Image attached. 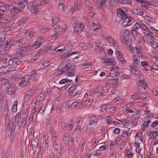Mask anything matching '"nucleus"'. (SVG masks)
I'll return each instance as SVG.
<instances>
[{
    "instance_id": "f257e3e1",
    "label": "nucleus",
    "mask_w": 158,
    "mask_h": 158,
    "mask_svg": "<svg viewBox=\"0 0 158 158\" xmlns=\"http://www.w3.org/2000/svg\"><path fill=\"white\" fill-rule=\"evenodd\" d=\"M59 69L60 70H58V74H60L63 73L65 70L67 71V73L66 75L68 76H72L74 75V68L70 63L65 64L63 63L61 65H60Z\"/></svg>"
},
{
    "instance_id": "f03ea898",
    "label": "nucleus",
    "mask_w": 158,
    "mask_h": 158,
    "mask_svg": "<svg viewBox=\"0 0 158 158\" xmlns=\"http://www.w3.org/2000/svg\"><path fill=\"white\" fill-rule=\"evenodd\" d=\"M8 60L6 57H0V67H2L4 72H10L13 70V65L8 64Z\"/></svg>"
},
{
    "instance_id": "7ed1b4c3",
    "label": "nucleus",
    "mask_w": 158,
    "mask_h": 158,
    "mask_svg": "<svg viewBox=\"0 0 158 158\" xmlns=\"http://www.w3.org/2000/svg\"><path fill=\"white\" fill-rule=\"evenodd\" d=\"M110 87L109 86H105L103 87H98L96 88V94L98 93V95H97L98 97L102 98V96L105 95L107 93L108 90L110 89Z\"/></svg>"
},
{
    "instance_id": "20e7f679",
    "label": "nucleus",
    "mask_w": 158,
    "mask_h": 158,
    "mask_svg": "<svg viewBox=\"0 0 158 158\" xmlns=\"http://www.w3.org/2000/svg\"><path fill=\"white\" fill-rule=\"evenodd\" d=\"M81 118L80 116H79L77 118V119L76 122V125L77 126L75 131L77 132H80L81 129L85 130L86 128V125L85 123H81L80 125V123L81 122Z\"/></svg>"
},
{
    "instance_id": "39448f33",
    "label": "nucleus",
    "mask_w": 158,
    "mask_h": 158,
    "mask_svg": "<svg viewBox=\"0 0 158 158\" xmlns=\"http://www.w3.org/2000/svg\"><path fill=\"white\" fill-rule=\"evenodd\" d=\"M53 27L55 29V31L56 34H57L59 35L64 33L67 28V26L64 24L60 26L56 25H54Z\"/></svg>"
},
{
    "instance_id": "423d86ee",
    "label": "nucleus",
    "mask_w": 158,
    "mask_h": 158,
    "mask_svg": "<svg viewBox=\"0 0 158 158\" xmlns=\"http://www.w3.org/2000/svg\"><path fill=\"white\" fill-rule=\"evenodd\" d=\"M129 31L126 30L123 33V36L122 37L121 40L123 45L127 46L129 39Z\"/></svg>"
},
{
    "instance_id": "0eeeda50",
    "label": "nucleus",
    "mask_w": 158,
    "mask_h": 158,
    "mask_svg": "<svg viewBox=\"0 0 158 158\" xmlns=\"http://www.w3.org/2000/svg\"><path fill=\"white\" fill-rule=\"evenodd\" d=\"M77 86L75 85H73L69 89V96L70 98H73L74 96L78 94V92L76 89Z\"/></svg>"
},
{
    "instance_id": "6e6552de",
    "label": "nucleus",
    "mask_w": 158,
    "mask_h": 158,
    "mask_svg": "<svg viewBox=\"0 0 158 158\" xmlns=\"http://www.w3.org/2000/svg\"><path fill=\"white\" fill-rule=\"evenodd\" d=\"M123 22L122 25L123 27H127L132 24L134 22V19L131 17L127 16L123 20Z\"/></svg>"
},
{
    "instance_id": "1a4fd4ad",
    "label": "nucleus",
    "mask_w": 158,
    "mask_h": 158,
    "mask_svg": "<svg viewBox=\"0 0 158 158\" xmlns=\"http://www.w3.org/2000/svg\"><path fill=\"white\" fill-rule=\"evenodd\" d=\"M35 93L34 89H30L26 91L25 96L24 98V101L26 102L28 101L34 95Z\"/></svg>"
},
{
    "instance_id": "9d476101",
    "label": "nucleus",
    "mask_w": 158,
    "mask_h": 158,
    "mask_svg": "<svg viewBox=\"0 0 158 158\" xmlns=\"http://www.w3.org/2000/svg\"><path fill=\"white\" fill-rule=\"evenodd\" d=\"M22 61L20 59H16L14 58H11L8 60V64H12L14 67L19 65L21 63Z\"/></svg>"
},
{
    "instance_id": "9b49d317",
    "label": "nucleus",
    "mask_w": 158,
    "mask_h": 158,
    "mask_svg": "<svg viewBox=\"0 0 158 158\" xmlns=\"http://www.w3.org/2000/svg\"><path fill=\"white\" fill-rule=\"evenodd\" d=\"M44 42V40L40 37L38 38L32 44L33 47L35 48H39Z\"/></svg>"
},
{
    "instance_id": "f8f14e48",
    "label": "nucleus",
    "mask_w": 158,
    "mask_h": 158,
    "mask_svg": "<svg viewBox=\"0 0 158 158\" xmlns=\"http://www.w3.org/2000/svg\"><path fill=\"white\" fill-rule=\"evenodd\" d=\"M117 15L118 17L122 20L128 16L121 9H118L117 11Z\"/></svg>"
},
{
    "instance_id": "ddd939ff",
    "label": "nucleus",
    "mask_w": 158,
    "mask_h": 158,
    "mask_svg": "<svg viewBox=\"0 0 158 158\" xmlns=\"http://www.w3.org/2000/svg\"><path fill=\"white\" fill-rule=\"evenodd\" d=\"M143 39L148 44L151 43L154 40V37L152 35V33H150L148 35H144Z\"/></svg>"
},
{
    "instance_id": "4468645a",
    "label": "nucleus",
    "mask_w": 158,
    "mask_h": 158,
    "mask_svg": "<svg viewBox=\"0 0 158 158\" xmlns=\"http://www.w3.org/2000/svg\"><path fill=\"white\" fill-rule=\"evenodd\" d=\"M30 79V77L29 76L27 75L25 76L22 78L21 82L19 83V86L24 87L27 84Z\"/></svg>"
},
{
    "instance_id": "2eb2a0df",
    "label": "nucleus",
    "mask_w": 158,
    "mask_h": 158,
    "mask_svg": "<svg viewBox=\"0 0 158 158\" xmlns=\"http://www.w3.org/2000/svg\"><path fill=\"white\" fill-rule=\"evenodd\" d=\"M89 123L90 125H97L98 122H97V116L95 115H92L89 118Z\"/></svg>"
},
{
    "instance_id": "dca6fc26",
    "label": "nucleus",
    "mask_w": 158,
    "mask_h": 158,
    "mask_svg": "<svg viewBox=\"0 0 158 158\" xmlns=\"http://www.w3.org/2000/svg\"><path fill=\"white\" fill-rule=\"evenodd\" d=\"M61 125L63 129L68 131H71L73 129V125L72 123H66L64 122L62 123Z\"/></svg>"
},
{
    "instance_id": "f3484780",
    "label": "nucleus",
    "mask_w": 158,
    "mask_h": 158,
    "mask_svg": "<svg viewBox=\"0 0 158 158\" xmlns=\"http://www.w3.org/2000/svg\"><path fill=\"white\" fill-rule=\"evenodd\" d=\"M90 27L94 31L97 29H100L102 28V26L98 23L96 20L94 21L93 23L90 25Z\"/></svg>"
},
{
    "instance_id": "a211bd4d",
    "label": "nucleus",
    "mask_w": 158,
    "mask_h": 158,
    "mask_svg": "<svg viewBox=\"0 0 158 158\" xmlns=\"http://www.w3.org/2000/svg\"><path fill=\"white\" fill-rule=\"evenodd\" d=\"M25 38L24 37L18 39L15 41L14 43L15 46L16 47H19L22 46L25 43Z\"/></svg>"
},
{
    "instance_id": "6ab92c4d",
    "label": "nucleus",
    "mask_w": 158,
    "mask_h": 158,
    "mask_svg": "<svg viewBox=\"0 0 158 158\" xmlns=\"http://www.w3.org/2000/svg\"><path fill=\"white\" fill-rule=\"evenodd\" d=\"M84 27V25L82 23L77 24L74 28L73 31L76 33H80L82 31Z\"/></svg>"
},
{
    "instance_id": "aec40b11",
    "label": "nucleus",
    "mask_w": 158,
    "mask_h": 158,
    "mask_svg": "<svg viewBox=\"0 0 158 158\" xmlns=\"http://www.w3.org/2000/svg\"><path fill=\"white\" fill-rule=\"evenodd\" d=\"M101 36H102L103 38L106 39V41L110 43L114 46L117 44L115 40L110 36H106L102 35H101Z\"/></svg>"
},
{
    "instance_id": "412c9836",
    "label": "nucleus",
    "mask_w": 158,
    "mask_h": 158,
    "mask_svg": "<svg viewBox=\"0 0 158 158\" xmlns=\"http://www.w3.org/2000/svg\"><path fill=\"white\" fill-rule=\"evenodd\" d=\"M15 41H14L12 38H10L8 39L5 45V48L8 49L10 48L12 46H15L14 43Z\"/></svg>"
},
{
    "instance_id": "4be33fe9",
    "label": "nucleus",
    "mask_w": 158,
    "mask_h": 158,
    "mask_svg": "<svg viewBox=\"0 0 158 158\" xmlns=\"http://www.w3.org/2000/svg\"><path fill=\"white\" fill-rule=\"evenodd\" d=\"M34 32L30 30L27 29L25 31V35L27 39L31 38L34 36Z\"/></svg>"
},
{
    "instance_id": "5701e85b",
    "label": "nucleus",
    "mask_w": 158,
    "mask_h": 158,
    "mask_svg": "<svg viewBox=\"0 0 158 158\" xmlns=\"http://www.w3.org/2000/svg\"><path fill=\"white\" fill-rule=\"evenodd\" d=\"M36 107H35L32 110L30 116V119L31 121L35 120L37 117V114L35 113Z\"/></svg>"
},
{
    "instance_id": "b1692460",
    "label": "nucleus",
    "mask_w": 158,
    "mask_h": 158,
    "mask_svg": "<svg viewBox=\"0 0 158 158\" xmlns=\"http://www.w3.org/2000/svg\"><path fill=\"white\" fill-rule=\"evenodd\" d=\"M13 56L14 58L19 59L23 57V55L20 52L18 51L16 49L15 51Z\"/></svg>"
},
{
    "instance_id": "393cba45",
    "label": "nucleus",
    "mask_w": 158,
    "mask_h": 158,
    "mask_svg": "<svg viewBox=\"0 0 158 158\" xmlns=\"http://www.w3.org/2000/svg\"><path fill=\"white\" fill-rule=\"evenodd\" d=\"M137 85L138 86H140L145 89L147 86L146 83L144 81L143 79L140 80L137 82Z\"/></svg>"
},
{
    "instance_id": "a878e982",
    "label": "nucleus",
    "mask_w": 158,
    "mask_h": 158,
    "mask_svg": "<svg viewBox=\"0 0 158 158\" xmlns=\"http://www.w3.org/2000/svg\"><path fill=\"white\" fill-rule=\"evenodd\" d=\"M30 77V78H31L32 80H38L39 78V75H37L36 72L34 71L31 72V76Z\"/></svg>"
},
{
    "instance_id": "bb28decb",
    "label": "nucleus",
    "mask_w": 158,
    "mask_h": 158,
    "mask_svg": "<svg viewBox=\"0 0 158 158\" xmlns=\"http://www.w3.org/2000/svg\"><path fill=\"white\" fill-rule=\"evenodd\" d=\"M38 143L39 140L37 138H35L32 140L31 141V145H32V148H37L38 146Z\"/></svg>"
},
{
    "instance_id": "cd10ccee",
    "label": "nucleus",
    "mask_w": 158,
    "mask_h": 158,
    "mask_svg": "<svg viewBox=\"0 0 158 158\" xmlns=\"http://www.w3.org/2000/svg\"><path fill=\"white\" fill-rule=\"evenodd\" d=\"M10 9V6L5 3L2 4L0 6V10L5 12L7 10H9Z\"/></svg>"
},
{
    "instance_id": "c85d7f7f",
    "label": "nucleus",
    "mask_w": 158,
    "mask_h": 158,
    "mask_svg": "<svg viewBox=\"0 0 158 158\" xmlns=\"http://www.w3.org/2000/svg\"><path fill=\"white\" fill-rule=\"evenodd\" d=\"M27 119V116L26 115L22 117V122H19L18 123L19 126L21 127V126H24L25 125L26 121Z\"/></svg>"
},
{
    "instance_id": "c756f323",
    "label": "nucleus",
    "mask_w": 158,
    "mask_h": 158,
    "mask_svg": "<svg viewBox=\"0 0 158 158\" xmlns=\"http://www.w3.org/2000/svg\"><path fill=\"white\" fill-rule=\"evenodd\" d=\"M40 6L39 5H36V6H32L30 9L31 10L32 12L35 14H37L39 11V9Z\"/></svg>"
},
{
    "instance_id": "7c9ffc66",
    "label": "nucleus",
    "mask_w": 158,
    "mask_h": 158,
    "mask_svg": "<svg viewBox=\"0 0 158 158\" xmlns=\"http://www.w3.org/2000/svg\"><path fill=\"white\" fill-rule=\"evenodd\" d=\"M110 97L112 100H114L118 96L117 91L114 89L112 90L111 92Z\"/></svg>"
},
{
    "instance_id": "2f4dec72",
    "label": "nucleus",
    "mask_w": 158,
    "mask_h": 158,
    "mask_svg": "<svg viewBox=\"0 0 158 158\" xmlns=\"http://www.w3.org/2000/svg\"><path fill=\"white\" fill-rule=\"evenodd\" d=\"M16 87L14 85H12L9 87L7 90V92L9 94H13L16 91Z\"/></svg>"
},
{
    "instance_id": "473e14b6",
    "label": "nucleus",
    "mask_w": 158,
    "mask_h": 158,
    "mask_svg": "<svg viewBox=\"0 0 158 158\" xmlns=\"http://www.w3.org/2000/svg\"><path fill=\"white\" fill-rule=\"evenodd\" d=\"M81 7L82 4L80 2H76L75 3L73 9L76 10H79L81 8Z\"/></svg>"
},
{
    "instance_id": "72a5a7b5",
    "label": "nucleus",
    "mask_w": 158,
    "mask_h": 158,
    "mask_svg": "<svg viewBox=\"0 0 158 158\" xmlns=\"http://www.w3.org/2000/svg\"><path fill=\"white\" fill-rule=\"evenodd\" d=\"M141 65L142 66V67L141 68L145 70L148 71V69L147 68L148 66V63L147 62L145 61H141L140 62Z\"/></svg>"
},
{
    "instance_id": "f704fd0d",
    "label": "nucleus",
    "mask_w": 158,
    "mask_h": 158,
    "mask_svg": "<svg viewBox=\"0 0 158 158\" xmlns=\"http://www.w3.org/2000/svg\"><path fill=\"white\" fill-rule=\"evenodd\" d=\"M8 105L6 103H5L4 105L2 114L4 115H7L8 114Z\"/></svg>"
},
{
    "instance_id": "c9c22d12",
    "label": "nucleus",
    "mask_w": 158,
    "mask_h": 158,
    "mask_svg": "<svg viewBox=\"0 0 158 158\" xmlns=\"http://www.w3.org/2000/svg\"><path fill=\"white\" fill-rule=\"evenodd\" d=\"M21 77L20 74L17 73H14L12 77H11V79L13 81H15L19 79Z\"/></svg>"
},
{
    "instance_id": "e433bc0d",
    "label": "nucleus",
    "mask_w": 158,
    "mask_h": 158,
    "mask_svg": "<svg viewBox=\"0 0 158 158\" xmlns=\"http://www.w3.org/2000/svg\"><path fill=\"white\" fill-rule=\"evenodd\" d=\"M144 19L150 23H154L156 21V20L154 18L148 15L144 16Z\"/></svg>"
},
{
    "instance_id": "4c0bfd02",
    "label": "nucleus",
    "mask_w": 158,
    "mask_h": 158,
    "mask_svg": "<svg viewBox=\"0 0 158 158\" xmlns=\"http://www.w3.org/2000/svg\"><path fill=\"white\" fill-rule=\"evenodd\" d=\"M77 53V52H72L71 53L68 54H66L61 55L60 56V58H62L63 60H64L68 57L70 56L73 55Z\"/></svg>"
},
{
    "instance_id": "58836bf2",
    "label": "nucleus",
    "mask_w": 158,
    "mask_h": 158,
    "mask_svg": "<svg viewBox=\"0 0 158 158\" xmlns=\"http://www.w3.org/2000/svg\"><path fill=\"white\" fill-rule=\"evenodd\" d=\"M148 136L150 139H155L157 136V133L156 131H151L149 133Z\"/></svg>"
},
{
    "instance_id": "ea45409f",
    "label": "nucleus",
    "mask_w": 158,
    "mask_h": 158,
    "mask_svg": "<svg viewBox=\"0 0 158 158\" xmlns=\"http://www.w3.org/2000/svg\"><path fill=\"white\" fill-rule=\"evenodd\" d=\"M85 6L88 7V9L89 11H91L92 10L93 6L89 1L85 0Z\"/></svg>"
},
{
    "instance_id": "a19ab883",
    "label": "nucleus",
    "mask_w": 158,
    "mask_h": 158,
    "mask_svg": "<svg viewBox=\"0 0 158 158\" xmlns=\"http://www.w3.org/2000/svg\"><path fill=\"white\" fill-rule=\"evenodd\" d=\"M139 111H136L132 114V118L135 119H137L139 117Z\"/></svg>"
},
{
    "instance_id": "79ce46f5",
    "label": "nucleus",
    "mask_w": 158,
    "mask_h": 158,
    "mask_svg": "<svg viewBox=\"0 0 158 158\" xmlns=\"http://www.w3.org/2000/svg\"><path fill=\"white\" fill-rule=\"evenodd\" d=\"M4 115L6 121V124L8 126L9 125H10V124L12 123V122H11L10 121V118L9 116L8 115V114Z\"/></svg>"
},
{
    "instance_id": "37998d69",
    "label": "nucleus",
    "mask_w": 158,
    "mask_h": 158,
    "mask_svg": "<svg viewBox=\"0 0 158 158\" xmlns=\"http://www.w3.org/2000/svg\"><path fill=\"white\" fill-rule=\"evenodd\" d=\"M64 47L65 50H66L67 52H70L72 49V46L69 43L67 44Z\"/></svg>"
},
{
    "instance_id": "c03bdc74",
    "label": "nucleus",
    "mask_w": 158,
    "mask_h": 158,
    "mask_svg": "<svg viewBox=\"0 0 158 158\" xmlns=\"http://www.w3.org/2000/svg\"><path fill=\"white\" fill-rule=\"evenodd\" d=\"M36 3L35 1H33L30 3L27 4V7H29V9H30L32 6H36Z\"/></svg>"
},
{
    "instance_id": "a18cd8bd",
    "label": "nucleus",
    "mask_w": 158,
    "mask_h": 158,
    "mask_svg": "<svg viewBox=\"0 0 158 158\" xmlns=\"http://www.w3.org/2000/svg\"><path fill=\"white\" fill-rule=\"evenodd\" d=\"M54 50L56 52H61L65 50V47L63 45H60L56 48Z\"/></svg>"
},
{
    "instance_id": "49530a36",
    "label": "nucleus",
    "mask_w": 158,
    "mask_h": 158,
    "mask_svg": "<svg viewBox=\"0 0 158 158\" xmlns=\"http://www.w3.org/2000/svg\"><path fill=\"white\" fill-rule=\"evenodd\" d=\"M39 28L40 31L43 33H45L46 32H48L50 30L49 28L45 27H39Z\"/></svg>"
},
{
    "instance_id": "de8ad7c7",
    "label": "nucleus",
    "mask_w": 158,
    "mask_h": 158,
    "mask_svg": "<svg viewBox=\"0 0 158 158\" xmlns=\"http://www.w3.org/2000/svg\"><path fill=\"white\" fill-rule=\"evenodd\" d=\"M139 61H133L132 65H131L130 68H137L139 64Z\"/></svg>"
},
{
    "instance_id": "09e8293b",
    "label": "nucleus",
    "mask_w": 158,
    "mask_h": 158,
    "mask_svg": "<svg viewBox=\"0 0 158 158\" xmlns=\"http://www.w3.org/2000/svg\"><path fill=\"white\" fill-rule=\"evenodd\" d=\"M27 21L26 19L23 18L18 21V23L21 26H23L26 23Z\"/></svg>"
},
{
    "instance_id": "8fccbe9b",
    "label": "nucleus",
    "mask_w": 158,
    "mask_h": 158,
    "mask_svg": "<svg viewBox=\"0 0 158 158\" xmlns=\"http://www.w3.org/2000/svg\"><path fill=\"white\" fill-rule=\"evenodd\" d=\"M58 8L59 10L64 11L65 9V5L62 3H60L58 5Z\"/></svg>"
},
{
    "instance_id": "3c124183",
    "label": "nucleus",
    "mask_w": 158,
    "mask_h": 158,
    "mask_svg": "<svg viewBox=\"0 0 158 158\" xmlns=\"http://www.w3.org/2000/svg\"><path fill=\"white\" fill-rule=\"evenodd\" d=\"M33 129V127H32V126H31L30 125H28L27 127V130L28 132L31 135H34V133H32Z\"/></svg>"
},
{
    "instance_id": "603ef678",
    "label": "nucleus",
    "mask_w": 158,
    "mask_h": 158,
    "mask_svg": "<svg viewBox=\"0 0 158 158\" xmlns=\"http://www.w3.org/2000/svg\"><path fill=\"white\" fill-rule=\"evenodd\" d=\"M21 118V114L20 113H18L15 116V121L16 122L18 123L19 122H21L20 121Z\"/></svg>"
},
{
    "instance_id": "864d4df0",
    "label": "nucleus",
    "mask_w": 158,
    "mask_h": 158,
    "mask_svg": "<svg viewBox=\"0 0 158 158\" xmlns=\"http://www.w3.org/2000/svg\"><path fill=\"white\" fill-rule=\"evenodd\" d=\"M151 5V2L149 1H146L143 0V4H142V6L145 7L147 6Z\"/></svg>"
},
{
    "instance_id": "5fc2aeb1",
    "label": "nucleus",
    "mask_w": 158,
    "mask_h": 158,
    "mask_svg": "<svg viewBox=\"0 0 158 158\" xmlns=\"http://www.w3.org/2000/svg\"><path fill=\"white\" fill-rule=\"evenodd\" d=\"M27 3L24 0H22L20 1V2L19 3V6L23 8H24L26 6V4L27 5Z\"/></svg>"
},
{
    "instance_id": "6e6d98bb",
    "label": "nucleus",
    "mask_w": 158,
    "mask_h": 158,
    "mask_svg": "<svg viewBox=\"0 0 158 158\" xmlns=\"http://www.w3.org/2000/svg\"><path fill=\"white\" fill-rule=\"evenodd\" d=\"M119 4H131V2L130 0H118Z\"/></svg>"
},
{
    "instance_id": "4d7b16f0",
    "label": "nucleus",
    "mask_w": 158,
    "mask_h": 158,
    "mask_svg": "<svg viewBox=\"0 0 158 158\" xmlns=\"http://www.w3.org/2000/svg\"><path fill=\"white\" fill-rule=\"evenodd\" d=\"M151 67V71L152 72H155V70H157L158 72V65L155 64H153L152 65Z\"/></svg>"
},
{
    "instance_id": "13d9d810",
    "label": "nucleus",
    "mask_w": 158,
    "mask_h": 158,
    "mask_svg": "<svg viewBox=\"0 0 158 158\" xmlns=\"http://www.w3.org/2000/svg\"><path fill=\"white\" fill-rule=\"evenodd\" d=\"M149 44L153 48H158V43L155 42L154 40Z\"/></svg>"
},
{
    "instance_id": "bf43d9fd",
    "label": "nucleus",
    "mask_w": 158,
    "mask_h": 158,
    "mask_svg": "<svg viewBox=\"0 0 158 158\" xmlns=\"http://www.w3.org/2000/svg\"><path fill=\"white\" fill-rule=\"evenodd\" d=\"M125 154L128 157V158H132L134 154L133 153L131 152L129 150L127 149L125 151Z\"/></svg>"
},
{
    "instance_id": "052dcab7",
    "label": "nucleus",
    "mask_w": 158,
    "mask_h": 158,
    "mask_svg": "<svg viewBox=\"0 0 158 158\" xmlns=\"http://www.w3.org/2000/svg\"><path fill=\"white\" fill-rule=\"evenodd\" d=\"M106 121L107 123V124H112L113 121L112 120L113 118L111 116H108L106 118Z\"/></svg>"
},
{
    "instance_id": "680f3d73",
    "label": "nucleus",
    "mask_w": 158,
    "mask_h": 158,
    "mask_svg": "<svg viewBox=\"0 0 158 158\" xmlns=\"http://www.w3.org/2000/svg\"><path fill=\"white\" fill-rule=\"evenodd\" d=\"M151 122V121L149 120H145L142 126L143 128H146L148 127L149 124Z\"/></svg>"
},
{
    "instance_id": "e2e57ef3",
    "label": "nucleus",
    "mask_w": 158,
    "mask_h": 158,
    "mask_svg": "<svg viewBox=\"0 0 158 158\" xmlns=\"http://www.w3.org/2000/svg\"><path fill=\"white\" fill-rule=\"evenodd\" d=\"M119 67L115 65H113L111 67H110V70L111 71H114V72L118 71Z\"/></svg>"
},
{
    "instance_id": "0e129e2a",
    "label": "nucleus",
    "mask_w": 158,
    "mask_h": 158,
    "mask_svg": "<svg viewBox=\"0 0 158 158\" xmlns=\"http://www.w3.org/2000/svg\"><path fill=\"white\" fill-rule=\"evenodd\" d=\"M131 72L132 73L137 76L139 74V72L137 68H130Z\"/></svg>"
},
{
    "instance_id": "69168bd1",
    "label": "nucleus",
    "mask_w": 158,
    "mask_h": 158,
    "mask_svg": "<svg viewBox=\"0 0 158 158\" xmlns=\"http://www.w3.org/2000/svg\"><path fill=\"white\" fill-rule=\"evenodd\" d=\"M95 44L96 46L99 49L102 48L103 46V44L99 40H97L95 43Z\"/></svg>"
},
{
    "instance_id": "338daca9",
    "label": "nucleus",
    "mask_w": 158,
    "mask_h": 158,
    "mask_svg": "<svg viewBox=\"0 0 158 158\" xmlns=\"http://www.w3.org/2000/svg\"><path fill=\"white\" fill-rule=\"evenodd\" d=\"M118 120L123 124L126 125V126H129L130 124V123L129 122V121H127L125 119Z\"/></svg>"
},
{
    "instance_id": "774afa93",
    "label": "nucleus",
    "mask_w": 158,
    "mask_h": 158,
    "mask_svg": "<svg viewBox=\"0 0 158 158\" xmlns=\"http://www.w3.org/2000/svg\"><path fill=\"white\" fill-rule=\"evenodd\" d=\"M141 24H139L138 23H136L133 26L132 29L135 30L136 29H138L140 28V27L141 26Z\"/></svg>"
}]
</instances>
